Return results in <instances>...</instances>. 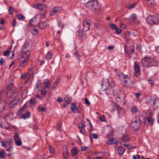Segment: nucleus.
Masks as SVG:
<instances>
[{
    "instance_id": "1",
    "label": "nucleus",
    "mask_w": 159,
    "mask_h": 159,
    "mask_svg": "<svg viewBox=\"0 0 159 159\" xmlns=\"http://www.w3.org/2000/svg\"><path fill=\"white\" fill-rule=\"evenodd\" d=\"M30 56V52L28 48V45L25 43L21 49V55L19 58L20 62L22 64L27 63Z\"/></svg>"
},
{
    "instance_id": "2",
    "label": "nucleus",
    "mask_w": 159,
    "mask_h": 159,
    "mask_svg": "<svg viewBox=\"0 0 159 159\" xmlns=\"http://www.w3.org/2000/svg\"><path fill=\"white\" fill-rule=\"evenodd\" d=\"M86 7L91 9H98L100 7L97 0H91L88 1L85 4Z\"/></svg>"
},
{
    "instance_id": "3",
    "label": "nucleus",
    "mask_w": 159,
    "mask_h": 159,
    "mask_svg": "<svg viewBox=\"0 0 159 159\" xmlns=\"http://www.w3.org/2000/svg\"><path fill=\"white\" fill-rule=\"evenodd\" d=\"M142 63L144 66L147 67L156 66L157 65V63L153 59L146 57H144L142 60Z\"/></svg>"
},
{
    "instance_id": "4",
    "label": "nucleus",
    "mask_w": 159,
    "mask_h": 159,
    "mask_svg": "<svg viewBox=\"0 0 159 159\" xmlns=\"http://www.w3.org/2000/svg\"><path fill=\"white\" fill-rule=\"evenodd\" d=\"M140 123V119L138 117L134 118L131 123V126L133 129L135 131L139 129Z\"/></svg>"
},
{
    "instance_id": "5",
    "label": "nucleus",
    "mask_w": 159,
    "mask_h": 159,
    "mask_svg": "<svg viewBox=\"0 0 159 159\" xmlns=\"http://www.w3.org/2000/svg\"><path fill=\"white\" fill-rule=\"evenodd\" d=\"M146 20L148 24L150 25H152L157 24L159 22V16H150L147 18Z\"/></svg>"
},
{
    "instance_id": "6",
    "label": "nucleus",
    "mask_w": 159,
    "mask_h": 159,
    "mask_svg": "<svg viewBox=\"0 0 159 159\" xmlns=\"http://www.w3.org/2000/svg\"><path fill=\"white\" fill-rule=\"evenodd\" d=\"M91 22V21L89 19H86L84 20L83 21V30L85 32L89 30Z\"/></svg>"
},
{
    "instance_id": "7",
    "label": "nucleus",
    "mask_w": 159,
    "mask_h": 159,
    "mask_svg": "<svg viewBox=\"0 0 159 159\" xmlns=\"http://www.w3.org/2000/svg\"><path fill=\"white\" fill-rule=\"evenodd\" d=\"M109 80L107 79L103 78L102 85V90H104L107 89L110 86Z\"/></svg>"
},
{
    "instance_id": "8",
    "label": "nucleus",
    "mask_w": 159,
    "mask_h": 159,
    "mask_svg": "<svg viewBox=\"0 0 159 159\" xmlns=\"http://www.w3.org/2000/svg\"><path fill=\"white\" fill-rule=\"evenodd\" d=\"M19 99H15L11 101L9 105V107L10 108H12L15 107L18 104L19 102Z\"/></svg>"
},
{
    "instance_id": "9",
    "label": "nucleus",
    "mask_w": 159,
    "mask_h": 159,
    "mask_svg": "<svg viewBox=\"0 0 159 159\" xmlns=\"http://www.w3.org/2000/svg\"><path fill=\"white\" fill-rule=\"evenodd\" d=\"M124 84L127 87L132 86L133 85V82L130 78H127L126 80L124 81Z\"/></svg>"
},
{
    "instance_id": "10",
    "label": "nucleus",
    "mask_w": 159,
    "mask_h": 159,
    "mask_svg": "<svg viewBox=\"0 0 159 159\" xmlns=\"http://www.w3.org/2000/svg\"><path fill=\"white\" fill-rule=\"evenodd\" d=\"M63 157L66 159H68L69 157V154L68 150L66 146L63 147Z\"/></svg>"
},
{
    "instance_id": "11",
    "label": "nucleus",
    "mask_w": 159,
    "mask_h": 159,
    "mask_svg": "<svg viewBox=\"0 0 159 159\" xmlns=\"http://www.w3.org/2000/svg\"><path fill=\"white\" fill-rule=\"evenodd\" d=\"M152 105L155 109L159 107V99L157 98H155L152 102Z\"/></svg>"
},
{
    "instance_id": "12",
    "label": "nucleus",
    "mask_w": 159,
    "mask_h": 159,
    "mask_svg": "<svg viewBox=\"0 0 159 159\" xmlns=\"http://www.w3.org/2000/svg\"><path fill=\"white\" fill-rule=\"evenodd\" d=\"M134 64L135 66L134 67V69L135 72L134 75L137 77L138 75L137 74L139 73L140 72V66L138 64H137V62H135Z\"/></svg>"
},
{
    "instance_id": "13",
    "label": "nucleus",
    "mask_w": 159,
    "mask_h": 159,
    "mask_svg": "<svg viewBox=\"0 0 159 159\" xmlns=\"http://www.w3.org/2000/svg\"><path fill=\"white\" fill-rule=\"evenodd\" d=\"M114 108L119 111L118 113L119 115H122L125 112L124 110L117 104L115 105Z\"/></svg>"
},
{
    "instance_id": "14",
    "label": "nucleus",
    "mask_w": 159,
    "mask_h": 159,
    "mask_svg": "<svg viewBox=\"0 0 159 159\" xmlns=\"http://www.w3.org/2000/svg\"><path fill=\"white\" fill-rule=\"evenodd\" d=\"M118 75L120 80L124 82L125 80H126V79H127V75H125L122 72L119 73Z\"/></svg>"
},
{
    "instance_id": "15",
    "label": "nucleus",
    "mask_w": 159,
    "mask_h": 159,
    "mask_svg": "<svg viewBox=\"0 0 159 159\" xmlns=\"http://www.w3.org/2000/svg\"><path fill=\"white\" fill-rule=\"evenodd\" d=\"M118 92V91L117 90H115L113 92V96L117 101H119L120 99V96Z\"/></svg>"
},
{
    "instance_id": "16",
    "label": "nucleus",
    "mask_w": 159,
    "mask_h": 159,
    "mask_svg": "<svg viewBox=\"0 0 159 159\" xmlns=\"http://www.w3.org/2000/svg\"><path fill=\"white\" fill-rule=\"evenodd\" d=\"M47 25V23L46 22L43 21L41 22L39 24V28L42 29H44Z\"/></svg>"
},
{
    "instance_id": "17",
    "label": "nucleus",
    "mask_w": 159,
    "mask_h": 159,
    "mask_svg": "<svg viewBox=\"0 0 159 159\" xmlns=\"http://www.w3.org/2000/svg\"><path fill=\"white\" fill-rule=\"evenodd\" d=\"M9 147L7 149V150L8 152H11L13 149V142L12 140L8 141Z\"/></svg>"
},
{
    "instance_id": "18",
    "label": "nucleus",
    "mask_w": 159,
    "mask_h": 159,
    "mask_svg": "<svg viewBox=\"0 0 159 159\" xmlns=\"http://www.w3.org/2000/svg\"><path fill=\"white\" fill-rule=\"evenodd\" d=\"M43 83L45 84L44 87L50 89L51 84L48 80L45 79L43 80Z\"/></svg>"
},
{
    "instance_id": "19",
    "label": "nucleus",
    "mask_w": 159,
    "mask_h": 159,
    "mask_svg": "<svg viewBox=\"0 0 159 159\" xmlns=\"http://www.w3.org/2000/svg\"><path fill=\"white\" fill-rule=\"evenodd\" d=\"M46 7V6L45 5H42L40 4H38L36 5V7H34L37 8L38 9L42 11L44 8Z\"/></svg>"
},
{
    "instance_id": "20",
    "label": "nucleus",
    "mask_w": 159,
    "mask_h": 159,
    "mask_svg": "<svg viewBox=\"0 0 159 159\" xmlns=\"http://www.w3.org/2000/svg\"><path fill=\"white\" fill-rule=\"evenodd\" d=\"M117 142V140L115 138H112L110 139L107 142L108 144L109 145L112 144L116 143Z\"/></svg>"
},
{
    "instance_id": "21",
    "label": "nucleus",
    "mask_w": 159,
    "mask_h": 159,
    "mask_svg": "<svg viewBox=\"0 0 159 159\" xmlns=\"http://www.w3.org/2000/svg\"><path fill=\"white\" fill-rule=\"evenodd\" d=\"M70 108L71 110L74 113H75L78 109L76 105L74 103L71 104Z\"/></svg>"
},
{
    "instance_id": "22",
    "label": "nucleus",
    "mask_w": 159,
    "mask_h": 159,
    "mask_svg": "<svg viewBox=\"0 0 159 159\" xmlns=\"http://www.w3.org/2000/svg\"><path fill=\"white\" fill-rule=\"evenodd\" d=\"M36 102V100L34 98H31L30 100V104L31 107H33L35 105Z\"/></svg>"
},
{
    "instance_id": "23",
    "label": "nucleus",
    "mask_w": 159,
    "mask_h": 159,
    "mask_svg": "<svg viewBox=\"0 0 159 159\" xmlns=\"http://www.w3.org/2000/svg\"><path fill=\"white\" fill-rule=\"evenodd\" d=\"M118 151L119 154L120 155H121L124 153L125 150L123 147L121 146H120L118 148Z\"/></svg>"
},
{
    "instance_id": "24",
    "label": "nucleus",
    "mask_w": 159,
    "mask_h": 159,
    "mask_svg": "<svg viewBox=\"0 0 159 159\" xmlns=\"http://www.w3.org/2000/svg\"><path fill=\"white\" fill-rule=\"evenodd\" d=\"M10 52H11L12 53V57H10V58H11L14 56V52L13 51H11L10 52L9 50H7V51H5L3 53V55L4 56H7L10 53Z\"/></svg>"
},
{
    "instance_id": "25",
    "label": "nucleus",
    "mask_w": 159,
    "mask_h": 159,
    "mask_svg": "<svg viewBox=\"0 0 159 159\" xmlns=\"http://www.w3.org/2000/svg\"><path fill=\"white\" fill-rule=\"evenodd\" d=\"M129 137L127 135H125L122 137V140L124 142H127L129 141Z\"/></svg>"
},
{
    "instance_id": "26",
    "label": "nucleus",
    "mask_w": 159,
    "mask_h": 159,
    "mask_svg": "<svg viewBox=\"0 0 159 159\" xmlns=\"http://www.w3.org/2000/svg\"><path fill=\"white\" fill-rule=\"evenodd\" d=\"M30 112L27 111L22 115V118L24 119H27L30 117Z\"/></svg>"
},
{
    "instance_id": "27",
    "label": "nucleus",
    "mask_w": 159,
    "mask_h": 159,
    "mask_svg": "<svg viewBox=\"0 0 159 159\" xmlns=\"http://www.w3.org/2000/svg\"><path fill=\"white\" fill-rule=\"evenodd\" d=\"M0 126L2 128L7 129H8L10 128L9 124L7 122H6L5 125H0Z\"/></svg>"
},
{
    "instance_id": "28",
    "label": "nucleus",
    "mask_w": 159,
    "mask_h": 159,
    "mask_svg": "<svg viewBox=\"0 0 159 159\" xmlns=\"http://www.w3.org/2000/svg\"><path fill=\"white\" fill-rule=\"evenodd\" d=\"M5 153V151L1 150L0 151V158L1 159H5V157L4 155Z\"/></svg>"
},
{
    "instance_id": "29",
    "label": "nucleus",
    "mask_w": 159,
    "mask_h": 159,
    "mask_svg": "<svg viewBox=\"0 0 159 159\" xmlns=\"http://www.w3.org/2000/svg\"><path fill=\"white\" fill-rule=\"evenodd\" d=\"M18 94V92L16 90L13 91L11 93L10 97H16Z\"/></svg>"
},
{
    "instance_id": "30",
    "label": "nucleus",
    "mask_w": 159,
    "mask_h": 159,
    "mask_svg": "<svg viewBox=\"0 0 159 159\" xmlns=\"http://www.w3.org/2000/svg\"><path fill=\"white\" fill-rule=\"evenodd\" d=\"M52 57V53L50 52H49L46 54L45 57L46 59L49 60Z\"/></svg>"
},
{
    "instance_id": "31",
    "label": "nucleus",
    "mask_w": 159,
    "mask_h": 159,
    "mask_svg": "<svg viewBox=\"0 0 159 159\" xmlns=\"http://www.w3.org/2000/svg\"><path fill=\"white\" fill-rule=\"evenodd\" d=\"M78 152V150L75 148H72L71 150V153L73 155H75Z\"/></svg>"
},
{
    "instance_id": "32",
    "label": "nucleus",
    "mask_w": 159,
    "mask_h": 159,
    "mask_svg": "<svg viewBox=\"0 0 159 159\" xmlns=\"http://www.w3.org/2000/svg\"><path fill=\"white\" fill-rule=\"evenodd\" d=\"M138 108L135 107H132L131 108V111L132 113H135L138 111Z\"/></svg>"
},
{
    "instance_id": "33",
    "label": "nucleus",
    "mask_w": 159,
    "mask_h": 159,
    "mask_svg": "<svg viewBox=\"0 0 159 159\" xmlns=\"http://www.w3.org/2000/svg\"><path fill=\"white\" fill-rule=\"evenodd\" d=\"M13 139L15 141L16 140H18V139H20V137L19 136V134L17 133H15L14 134V135L13 137Z\"/></svg>"
},
{
    "instance_id": "34",
    "label": "nucleus",
    "mask_w": 159,
    "mask_h": 159,
    "mask_svg": "<svg viewBox=\"0 0 159 159\" xmlns=\"http://www.w3.org/2000/svg\"><path fill=\"white\" fill-rule=\"evenodd\" d=\"M58 11V10L57 8H54L52 10V11L51 12L50 15L51 16H53Z\"/></svg>"
},
{
    "instance_id": "35",
    "label": "nucleus",
    "mask_w": 159,
    "mask_h": 159,
    "mask_svg": "<svg viewBox=\"0 0 159 159\" xmlns=\"http://www.w3.org/2000/svg\"><path fill=\"white\" fill-rule=\"evenodd\" d=\"M15 142L16 144L18 146H20L22 145V142L20 139L15 141Z\"/></svg>"
},
{
    "instance_id": "36",
    "label": "nucleus",
    "mask_w": 159,
    "mask_h": 159,
    "mask_svg": "<svg viewBox=\"0 0 159 159\" xmlns=\"http://www.w3.org/2000/svg\"><path fill=\"white\" fill-rule=\"evenodd\" d=\"M136 5L137 3H135L131 5L127 6L126 7L129 9H131L134 8Z\"/></svg>"
},
{
    "instance_id": "37",
    "label": "nucleus",
    "mask_w": 159,
    "mask_h": 159,
    "mask_svg": "<svg viewBox=\"0 0 159 159\" xmlns=\"http://www.w3.org/2000/svg\"><path fill=\"white\" fill-rule=\"evenodd\" d=\"M66 102L67 104H69L71 102V99L69 97H66L65 98Z\"/></svg>"
},
{
    "instance_id": "38",
    "label": "nucleus",
    "mask_w": 159,
    "mask_h": 159,
    "mask_svg": "<svg viewBox=\"0 0 159 159\" xmlns=\"http://www.w3.org/2000/svg\"><path fill=\"white\" fill-rule=\"evenodd\" d=\"M148 82L149 84H151L152 86H153L154 84V80L151 77L148 80Z\"/></svg>"
},
{
    "instance_id": "39",
    "label": "nucleus",
    "mask_w": 159,
    "mask_h": 159,
    "mask_svg": "<svg viewBox=\"0 0 159 159\" xmlns=\"http://www.w3.org/2000/svg\"><path fill=\"white\" fill-rule=\"evenodd\" d=\"M38 109L39 111L43 112L45 111L46 110L45 108L44 107H43L41 106H39L38 107Z\"/></svg>"
},
{
    "instance_id": "40",
    "label": "nucleus",
    "mask_w": 159,
    "mask_h": 159,
    "mask_svg": "<svg viewBox=\"0 0 159 159\" xmlns=\"http://www.w3.org/2000/svg\"><path fill=\"white\" fill-rule=\"evenodd\" d=\"M102 153V156H97L95 157L96 159H102L104 155H105V152H101Z\"/></svg>"
},
{
    "instance_id": "41",
    "label": "nucleus",
    "mask_w": 159,
    "mask_h": 159,
    "mask_svg": "<svg viewBox=\"0 0 159 159\" xmlns=\"http://www.w3.org/2000/svg\"><path fill=\"white\" fill-rule=\"evenodd\" d=\"M8 141L5 142L3 141H2L1 142L2 146L3 147L7 148V143H8Z\"/></svg>"
},
{
    "instance_id": "42",
    "label": "nucleus",
    "mask_w": 159,
    "mask_h": 159,
    "mask_svg": "<svg viewBox=\"0 0 159 159\" xmlns=\"http://www.w3.org/2000/svg\"><path fill=\"white\" fill-rule=\"evenodd\" d=\"M38 32V30L36 29H34L32 31L31 33L34 35H35L37 34Z\"/></svg>"
},
{
    "instance_id": "43",
    "label": "nucleus",
    "mask_w": 159,
    "mask_h": 159,
    "mask_svg": "<svg viewBox=\"0 0 159 159\" xmlns=\"http://www.w3.org/2000/svg\"><path fill=\"white\" fill-rule=\"evenodd\" d=\"M17 17L18 19L20 20H23L25 18V17L21 14L18 15Z\"/></svg>"
},
{
    "instance_id": "44",
    "label": "nucleus",
    "mask_w": 159,
    "mask_h": 159,
    "mask_svg": "<svg viewBox=\"0 0 159 159\" xmlns=\"http://www.w3.org/2000/svg\"><path fill=\"white\" fill-rule=\"evenodd\" d=\"M14 10L13 8L12 7H9L8 10V12L10 15H12L13 13V11Z\"/></svg>"
},
{
    "instance_id": "45",
    "label": "nucleus",
    "mask_w": 159,
    "mask_h": 159,
    "mask_svg": "<svg viewBox=\"0 0 159 159\" xmlns=\"http://www.w3.org/2000/svg\"><path fill=\"white\" fill-rule=\"evenodd\" d=\"M47 93V91L46 89L44 88L41 91V93L43 95H45Z\"/></svg>"
},
{
    "instance_id": "46",
    "label": "nucleus",
    "mask_w": 159,
    "mask_h": 159,
    "mask_svg": "<svg viewBox=\"0 0 159 159\" xmlns=\"http://www.w3.org/2000/svg\"><path fill=\"white\" fill-rule=\"evenodd\" d=\"M85 127V126L83 123H80L78 125V128L79 129H84Z\"/></svg>"
},
{
    "instance_id": "47",
    "label": "nucleus",
    "mask_w": 159,
    "mask_h": 159,
    "mask_svg": "<svg viewBox=\"0 0 159 159\" xmlns=\"http://www.w3.org/2000/svg\"><path fill=\"white\" fill-rule=\"evenodd\" d=\"M60 80V78L57 79L56 80L54 83L53 85V86H57V84L59 82Z\"/></svg>"
},
{
    "instance_id": "48",
    "label": "nucleus",
    "mask_w": 159,
    "mask_h": 159,
    "mask_svg": "<svg viewBox=\"0 0 159 159\" xmlns=\"http://www.w3.org/2000/svg\"><path fill=\"white\" fill-rule=\"evenodd\" d=\"M110 28L113 30H116L117 28L116 25L115 24H112L110 25Z\"/></svg>"
},
{
    "instance_id": "49",
    "label": "nucleus",
    "mask_w": 159,
    "mask_h": 159,
    "mask_svg": "<svg viewBox=\"0 0 159 159\" xmlns=\"http://www.w3.org/2000/svg\"><path fill=\"white\" fill-rule=\"evenodd\" d=\"M116 33L117 34H120L121 33V30L119 28H116Z\"/></svg>"
},
{
    "instance_id": "50",
    "label": "nucleus",
    "mask_w": 159,
    "mask_h": 159,
    "mask_svg": "<svg viewBox=\"0 0 159 159\" xmlns=\"http://www.w3.org/2000/svg\"><path fill=\"white\" fill-rule=\"evenodd\" d=\"M146 120L149 123H151L152 124L153 123V120L150 117L147 118Z\"/></svg>"
},
{
    "instance_id": "51",
    "label": "nucleus",
    "mask_w": 159,
    "mask_h": 159,
    "mask_svg": "<svg viewBox=\"0 0 159 159\" xmlns=\"http://www.w3.org/2000/svg\"><path fill=\"white\" fill-rule=\"evenodd\" d=\"M49 147L50 152L51 153H53L54 152V148L53 147H51L50 146H49Z\"/></svg>"
},
{
    "instance_id": "52",
    "label": "nucleus",
    "mask_w": 159,
    "mask_h": 159,
    "mask_svg": "<svg viewBox=\"0 0 159 159\" xmlns=\"http://www.w3.org/2000/svg\"><path fill=\"white\" fill-rule=\"evenodd\" d=\"M13 85L12 83H10L7 88V90H10L13 87Z\"/></svg>"
},
{
    "instance_id": "53",
    "label": "nucleus",
    "mask_w": 159,
    "mask_h": 159,
    "mask_svg": "<svg viewBox=\"0 0 159 159\" xmlns=\"http://www.w3.org/2000/svg\"><path fill=\"white\" fill-rule=\"evenodd\" d=\"M131 17L132 20H135L136 19V16L135 14H133L131 15Z\"/></svg>"
},
{
    "instance_id": "54",
    "label": "nucleus",
    "mask_w": 159,
    "mask_h": 159,
    "mask_svg": "<svg viewBox=\"0 0 159 159\" xmlns=\"http://www.w3.org/2000/svg\"><path fill=\"white\" fill-rule=\"evenodd\" d=\"M105 117L103 115H102L100 116V120L102 121H105Z\"/></svg>"
},
{
    "instance_id": "55",
    "label": "nucleus",
    "mask_w": 159,
    "mask_h": 159,
    "mask_svg": "<svg viewBox=\"0 0 159 159\" xmlns=\"http://www.w3.org/2000/svg\"><path fill=\"white\" fill-rule=\"evenodd\" d=\"M133 159H139L140 158V156L138 155H136L133 156Z\"/></svg>"
},
{
    "instance_id": "56",
    "label": "nucleus",
    "mask_w": 159,
    "mask_h": 159,
    "mask_svg": "<svg viewBox=\"0 0 159 159\" xmlns=\"http://www.w3.org/2000/svg\"><path fill=\"white\" fill-rule=\"evenodd\" d=\"M120 26L121 28H122L123 29H125L126 27L125 25L124 24L122 23L120 24Z\"/></svg>"
},
{
    "instance_id": "57",
    "label": "nucleus",
    "mask_w": 159,
    "mask_h": 159,
    "mask_svg": "<svg viewBox=\"0 0 159 159\" xmlns=\"http://www.w3.org/2000/svg\"><path fill=\"white\" fill-rule=\"evenodd\" d=\"M58 26L59 27H61L62 29L64 27V25L62 24L61 22H58Z\"/></svg>"
},
{
    "instance_id": "58",
    "label": "nucleus",
    "mask_w": 159,
    "mask_h": 159,
    "mask_svg": "<svg viewBox=\"0 0 159 159\" xmlns=\"http://www.w3.org/2000/svg\"><path fill=\"white\" fill-rule=\"evenodd\" d=\"M85 103L88 105H89L90 104V103L89 101L88 100L87 98H85L84 99Z\"/></svg>"
},
{
    "instance_id": "59",
    "label": "nucleus",
    "mask_w": 159,
    "mask_h": 159,
    "mask_svg": "<svg viewBox=\"0 0 159 159\" xmlns=\"http://www.w3.org/2000/svg\"><path fill=\"white\" fill-rule=\"evenodd\" d=\"M92 137L93 138L95 139H97L98 138V135L95 134H92Z\"/></svg>"
},
{
    "instance_id": "60",
    "label": "nucleus",
    "mask_w": 159,
    "mask_h": 159,
    "mask_svg": "<svg viewBox=\"0 0 159 159\" xmlns=\"http://www.w3.org/2000/svg\"><path fill=\"white\" fill-rule=\"evenodd\" d=\"M80 130V133L83 134H84L85 133V131L84 129H79Z\"/></svg>"
},
{
    "instance_id": "61",
    "label": "nucleus",
    "mask_w": 159,
    "mask_h": 159,
    "mask_svg": "<svg viewBox=\"0 0 159 159\" xmlns=\"http://www.w3.org/2000/svg\"><path fill=\"white\" fill-rule=\"evenodd\" d=\"M87 120L89 121V128H88V129H89V130H90L91 129V128H92V125L90 122V121H89V120L88 119H87Z\"/></svg>"
},
{
    "instance_id": "62",
    "label": "nucleus",
    "mask_w": 159,
    "mask_h": 159,
    "mask_svg": "<svg viewBox=\"0 0 159 159\" xmlns=\"http://www.w3.org/2000/svg\"><path fill=\"white\" fill-rule=\"evenodd\" d=\"M4 59L2 58H1L0 60V64L1 65H2L3 64V63L4 62Z\"/></svg>"
},
{
    "instance_id": "63",
    "label": "nucleus",
    "mask_w": 159,
    "mask_h": 159,
    "mask_svg": "<svg viewBox=\"0 0 159 159\" xmlns=\"http://www.w3.org/2000/svg\"><path fill=\"white\" fill-rule=\"evenodd\" d=\"M57 101L59 102H61L62 101V99L61 97H59L58 98Z\"/></svg>"
},
{
    "instance_id": "64",
    "label": "nucleus",
    "mask_w": 159,
    "mask_h": 159,
    "mask_svg": "<svg viewBox=\"0 0 159 159\" xmlns=\"http://www.w3.org/2000/svg\"><path fill=\"white\" fill-rule=\"evenodd\" d=\"M87 148L85 147H81V150L82 151H84L86 150Z\"/></svg>"
}]
</instances>
